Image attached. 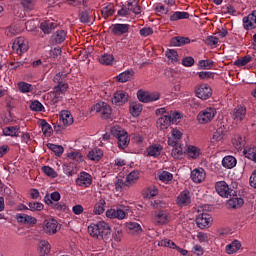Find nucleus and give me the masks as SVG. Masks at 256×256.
Listing matches in <instances>:
<instances>
[{"instance_id":"obj_17","label":"nucleus","mask_w":256,"mask_h":256,"mask_svg":"<svg viewBox=\"0 0 256 256\" xmlns=\"http://www.w3.org/2000/svg\"><path fill=\"white\" fill-rule=\"evenodd\" d=\"M231 115L234 123H241L245 119V115H247V109L243 106H238L232 111Z\"/></svg>"},{"instance_id":"obj_9","label":"nucleus","mask_w":256,"mask_h":256,"mask_svg":"<svg viewBox=\"0 0 256 256\" xmlns=\"http://www.w3.org/2000/svg\"><path fill=\"white\" fill-rule=\"evenodd\" d=\"M137 97L139 101L142 103H153L154 101H159L161 99V93L155 91V92H145L142 90H139L137 92Z\"/></svg>"},{"instance_id":"obj_27","label":"nucleus","mask_w":256,"mask_h":256,"mask_svg":"<svg viewBox=\"0 0 256 256\" xmlns=\"http://www.w3.org/2000/svg\"><path fill=\"white\" fill-rule=\"evenodd\" d=\"M245 201L243 198L237 197V194L235 196H231L230 199L227 202V205L229 209H239V207H243V204Z\"/></svg>"},{"instance_id":"obj_26","label":"nucleus","mask_w":256,"mask_h":256,"mask_svg":"<svg viewBox=\"0 0 256 256\" xmlns=\"http://www.w3.org/2000/svg\"><path fill=\"white\" fill-rule=\"evenodd\" d=\"M185 153L189 159H199V156L201 155V149L194 145H188Z\"/></svg>"},{"instance_id":"obj_30","label":"nucleus","mask_w":256,"mask_h":256,"mask_svg":"<svg viewBox=\"0 0 256 256\" xmlns=\"http://www.w3.org/2000/svg\"><path fill=\"white\" fill-rule=\"evenodd\" d=\"M38 252L41 256L51 253V244L47 240H41L38 244Z\"/></svg>"},{"instance_id":"obj_38","label":"nucleus","mask_w":256,"mask_h":256,"mask_svg":"<svg viewBox=\"0 0 256 256\" xmlns=\"http://www.w3.org/2000/svg\"><path fill=\"white\" fill-rule=\"evenodd\" d=\"M232 145L237 149V151L243 150V147H245V140L241 135H235L232 138Z\"/></svg>"},{"instance_id":"obj_53","label":"nucleus","mask_w":256,"mask_h":256,"mask_svg":"<svg viewBox=\"0 0 256 256\" xmlns=\"http://www.w3.org/2000/svg\"><path fill=\"white\" fill-rule=\"evenodd\" d=\"M42 171L45 173V175H47V177H51V179H55L58 176L55 169L51 168L50 166H43Z\"/></svg>"},{"instance_id":"obj_14","label":"nucleus","mask_w":256,"mask_h":256,"mask_svg":"<svg viewBox=\"0 0 256 256\" xmlns=\"http://www.w3.org/2000/svg\"><path fill=\"white\" fill-rule=\"evenodd\" d=\"M91 183H93V178L87 172H81L76 179V185L78 187H91Z\"/></svg>"},{"instance_id":"obj_3","label":"nucleus","mask_w":256,"mask_h":256,"mask_svg":"<svg viewBox=\"0 0 256 256\" xmlns=\"http://www.w3.org/2000/svg\"><path fill=\"white\" fill-rule=\"evenodd\" d=\"M67 89H69V84L60 83L54 87L52 92L47 94V99L51 101L52 105H57V103L63 99L65 93H67Z\"/></svg>"},{"instance_id":"obj_35","label":"nucleus","mask_w":256,"mask_h":256,"mask_svg":"<svg viewBox=\"0 0 256 256\" xmlns=\"http://www.w3.org/2000/svg\"><path fill=\"white\" fill-rule=\"evenodd\" d=\"M56 27L57 23L50 20L44 21L40 24V29L43 31V33H46L47 35H49V33L53 31V29H56Z\"/></svg>"},{"instance_id":"obj_2","label":"nucleus","mask_w":256,"mask_h":256,"mask_svg":"<svg viewBox=\"0 0 256 256\" xmlns=\"http://www.w3.org/2000/svg\"><path fill=\"white\" fill-rule=\"evenodd\" d=\"M67 89H69V84L60 83L54 87L52 92L47 94V99L51 101L52 105H57V103L63 99L65 93H67Z\"/></svg>"},{"instance_id":"obj_25","label":"nucleus","mask_w":256,"mask_h":256,"mask_svg":"<svg viewBox=\"0 0 256 256\" xmlns=\"http://www.w3.org/2000/svg\"><path fill=\"white\" fill-rule=\"evenodd\" d=\"M59 119L62 121L63 125H66V127L73 125V115L69 110H62L59 113Z\"/></svg>"},{"instance_id":"obj_29","label":"nucleus","mask_w":256,"mask_h":256,"mask_svg":"<svg viewBox=\"0 0 256 256\" xmlns=\"http://www.w3.org/2000/svg\"><path fill=\"white\" fill-rule=\"evenodd\" d=\"M241 249V241L239 240H234L230 244L226 245L225 251L227 255H233L237 253Z\"/></svg>"},{"instance_id":"obj_60","label":"nucleus","mask_w":256,"mask_h":256,"mask_svg":"<svg viewBox=\"0 0 256 256\" xmlns=\"http://www.w3.org/2000/svg\"><path fill=\"white\" fill-rule=\"evenodd\" d=\"M67 157L72 159V161H77V163H81L83 161V155L79 152H70Z\"/></svg>"},{"instance_id":"obj_4","label":"nucleus","mask_w":256,"mask_h":256,"mask_svg":"<svg viewBox=\"0 0 256 256\" xmlns=\"http://www.w3.org/2000/svg\"><path fill=\"white\" fill-rule=\"evenodd\" d=\"M111 133L113 137H116V139H118L119 148L126 149V147L129 145V142L131 141V139L129 138V134H127V131L119 126H114L111 129Z\"/></svg>"},{"instance_id":"obj_50","label":"nucleus","mask_w":256,"mask_h":256,"mask_svg":"<svg viewBox=\"0 0 256 256\" xmlns=\"http://www.w3.org/2000/svg\"><path fill=\"white\" fill-rule=\"evenodd\" d=\"M251 59H252V57L250 55L244 56V57L236 60L234 62V65H236V67H245V65H247V63H251Z\"/></svg>"},{"instance_id":"obj_5","label":"nucleus","mask_w":256,"mask_h":256,"mask_svg":"<svg viewBox=\"0 0 256 256\" xmlns=\"http://www.w3.org/2000/svg\"><path fill=\"white\" fill-rule=\"evenodd\" d=\"M217 115V108L213 106L206 107L201 110L197 115V121L200 125H207V123H211L213 119H215Z\"/></svg>"},{"instance_id":"obj_43","label":"nucleus","mask_w":256,"mask_h":256,"mask_svg":"<svg viewBox=\"0 0 256 256\" xmlns=\"http://www.w3.org/2000/svg\"><path fill=\"white\" fill-rule=\"evenodd\" d=\"M106 202L103 199H100L94 206L93 213L94 215H103L105 213Z\"/></svg>"},{"instance_id":"obj_31","label":"nucleus","mask_w":256,"mask_h":256,"mask_svg":"<svg viewBox=\"0 0 256 256\" xmlns=\"http://www.w3.org/2000/svg\"><path fill=\"white\" fill-rule=\"evenodd\" d=\"M126 229L128 233H131L132 235H139V233H142L143 231V228H141V225L137 222L126 223Z\"/></svg>"},{"instance_id":"obj_58","label":"nucleus","mask_w":256,"mask_h":256,"mask_svg":"<svg viewBox=\"0 0 256 256\" xmlns=\"http://www.w3.org/2000/svg\"><path fill=\"white\" fill-rule=\"evenodd\" d=\"M48 149H50L51 151H53V153H55V155H63V146H59V145H55V144H47Z\"/></svg>"},{"instance_id":"obj_59","label":"nucleus","mask_w":256,"mask_h":256,"mask_svg":"<svg viewBox=\"0 0 256 256\" xmlns=\"http://www.w3.org/2000/svg\"><path fill=\"white\" fill-rule=\"evenodd\" d=\"M114 185H115L116 191H118L119 193H121L123 189H129V187H127V182L126 181L124 182L122 179H117Z\"/></svg>"},{"instance_id":"obj_57","label":"nucleus","mask_w":256,"mask_h":256,"mask_svg":"<svg viewBox=\"0 0 256 256\" xmlns=\"http://www.w3.org/2000/svg\"><path fill=\"white\" fill-rule=\"evenodd\" d=\"M41 127H42V131H43V134L45 135V137H51L52 128L49 125V123H47V121H45V120H42Z\"/></svg>"},{"instance_id":"obj_24","label":"nucleus","mask_w":256,"mask_h":256,"mask_svg":"<svg viewBox=\"0 0 256 256\" xmlns=\"http://www.w3.org/2000/svg\"><path fill=\"white\" fill-rule=\"evenodd\" d=\"M16 220L18 223H24L25 225H35L37 218L27 214H16Z\"/></svg>"},{"instance_id":"obj_6","label":"nucleus","mask_w":256,"mask_h":256,"mask_svg":"<svg viewBox=\"0 0 256 256\" xmlns=\"http://www.w3.org/2000/svg\"><path fill=\"white\" fill-rule=\"evenodd\" d=\"M215 190L216 193H218V195L220 197H223L224 199H229V197H235L236 195V191L231 189V187H229V184H227V182L225 181L216 182Z\"/></svg>"},{"instance_id":"obj_56","label":"nucleus","mask_w":256,"mask_h":256,"mask_svg":"<svg viewBox=\"0 0 256 256\" xmlns=\"http://www.w3.org/2000/svg\"><path fill=\"white\" fill-rule=\"evenodd\" d=\"M158 245L159 247H168L169 249H175V247H177V244L170 239L161 240L158 242Z\"/></svg>"},{"instance_id":"obj_23","label":"nucleus","mask_w":256,"mask_h":256,"mask_svg":"<svg viewBox=\"0 0 256 256\" xmlns=\"http://www.w3.org/2000/svg\"><path fill=\"white\" fill-rule=\"evenodd\" d=\"M171 126V114H166L158 118L157 120V128L165 131V129H169Z\"/></svg>"},{"instance_id":"obj_36","label":"nucleus","mask_w":256,"mask_h":256,"mask_svg":"<svg viewBox=\"0 0 256 256\" xmlns=\"http://www.w3.org/2000/svg\"><path fill=\"white\" fill-rule=\"evenodd\" d=\"M137 181H139V171H132L126 177L127 187H132Z\"/></svg>"},{"instance_id":"obj_22","label":"nucleus","mask_w":256,"mask_h":256,"mask_svg":"<svg viewBox=\"0 0 256 256\" xmlns=\"http://www.w3.org/2000/svg\"><path fill=\"white\" fill-rule=\"evenodd\" d=\"M130 26L129 24H114L112 25V33L116 35V37H121V35H125V33H129Z\"/></svg>"},{"instance_id":"obj_37","label":"nucleus","mask_w":256,"mask_h":256,"mask_svg":"<svg viewBox=\"0 0 256 256\" xmlns=\"http://www.w3.org/2000/svg\"><path fill=\"white\" fill-rule=\"evenodd\" d=\"M141 111H143V105L139 102H132L130 104V113L133 117H139L141 115Z\"/></svg>"},{"instance_id":"obj_44","label":"nucleus","mask_w":256,"mask_h":256,"mask_svg":"<svg viewBox=\"0 0 256 256\" xmlns=\"http://www.w3.org/2000/svg\"><path fill=\"white\" fill-rule=\"evenodd\" d=\"M17 87L20 93H31L33 91V85L24 81L18 82Z\"/></svg>"},{"instance_id":"obj_41","label":"nucleus","mask_w":256,"mask_h":256,"mask_svg":"<svg viewBox=\"0 0 256 256\" xmlns=\"http://www.w3.org/2000/svg\"><path fill=\"white\" fill-rule=\"evenodd\" d=\"M222 165L226 169H233V167L237 165V159H235L233 156H226L222 160Z\"/></svg>"},{"instance_id":"obj_54","label":"nucleus","mask_w":256,"mask_h":256,"mask_svg":"<svg viewBox=\"0 0 256 256\" xmlns=\"http://www.w3.org/2000/svg\"><path fill=\"white\" fill-rule=\"evenodd\" d=\"M196 237L199 243H209L211 241V234L208 233L198 232Z\"/></svg>"},{"instance_id":"obj_33","label":"nucleus","mask_w":256,"mask_h":256,"mask_svg":"<svg viewBox=\"0 0 256 256\" xmlns=\"http://www.w3.org/2000/svg\"><path fill=\"white\" fill-rule=\"evenodd\" d=\"M161 151H163V146L160 144H154L147 148V154L149 157H159V155H161Z\"/></svg>"},{"instance_id":"obj_62","label":"nucleus","mask_w":256,"mask_h":256,"mask_svg":"<svg viewBox=\"0 0 256 256\" xmlns=\"http://www.w3.org/2000/svg\"><path fill=\"white\" fill-rule=\"evenodd\" d=\"M115 13V10H113V5H108L102 9V16L104 19H107V17H111Z\"/></svg>"},{"instance_id":"obj_55","label":"nucleus","mask_w":256,"mask_h":256,"mask_svg":"<svg viewBox=\"0 0 256 256\" xmlns=\"http://www.w3.org/2000/svg\"><path fill=\"white\" fill-rule=\"evenodd\" d=\"M28 207L30 211H43L45 205L41 202H29Z\"/></svg>"},{"instance_id":"obj_10","label":"nucleus","mask_w":256,"mask_h":256,"mask_svg":"<svg viewBox=\"0 0 256 256\" xmlns=\"http://www.w3.org/2000/svg\"><path fill=\"white\" fill-rule=\"evenodd\" d=\"M170 219L169 212L165 210H157L152 214V222L154 225H167Z\"/></svg>"},{"instance_id":"obj_61","label":"nucleus","mask_w":256,"mask_h":256,"mask_svg":"<svg viewBox=\"0 0 256 256\" xmlns=\"http://www.w3.org/2000/svg\"><path fill=\"white\" fill-rule=\"evenodd\" d=\"M199 69H211L213 67L212 60H200L198 62Z\"/></svg>"},{"instance_id":"obj_16","label":"nucleus","mask_w":256,"mask_h":256,"mask_svg":"<svg viewBox=\"0 0 256 256\" xmlns=\"http://www.w3.org/2000/svg\"><path fill=\"white\" fill-rule=\"evenodd\" d=\"M176 205H178V207H187L191 205V193L187 190L181 192L176 198Z\"/></svg>"},{"instance_id":"obj_8","label":"nucleus","mask_w":256,"mask_h":256,"mask_svg":"<svg viewBox=\"0 0 256 256\" xmlns=\"http://www.w3.org/2000/svg\"><path fill=\"white\" fill-rule=\"evenodd\" d=\"M92 111L100 113L102 119H111L113 110L106 102H98L92 107Z\"/></svg>"},{"instance_id":"obj_28","label":"nucleus","mask_w":256,"mask_h":256,"mask_svg":"<svg viewBox=\"0 0 256 256\" xmlns=\"http://www.w3.org/2000/svg\"><path fill=\"white\" fill-rule=\"evenodd\" d=\"M189 43H191V39L180 36L174 37L170 41L172 47H183V45H189Z\"/></svg>"},{"instance_id":"obj_1","label":"nucleus","mask_w":256,"mask_h":256,"mask_svg":"<svg viewBox=\"0 0 256 256\" xmlns=\"http://www.w3.org/2000/svg\"><path fill=\"white\" fill-rule=\"evenodd\" d=\"M88 232L91 237H94L95 239H109V235H111V226L105 221H100L90 225L88 227Z\"/></svg>"},{"instance_id":"obj_20","label":"nucleus","mask_w":256,"mask_h":256,"mask_svg":"<svg viewBox=\"0 0 256 256\" xmlns=\"http://www.w3.org/2000/svg\"><path fill=\"white\" fill-rule=\"evenodd\" d=\"M181 137H183V132L177 128H173L171 130V137H168V145H170V147H175L178 145Z\"/></svg>"},{"instance_id":"obj_42","label":"nucleus","mask_w":256,"mask_h":256,"mask_svg":"<svg viewBox=\"0 0 256 256\" xmlns=\"http://www.w3.org/2000/svg\"><path fill=\"white\" fill-rule=\"evenodd\" d=\"M53 41L55 43H63L67 39V32L65 30H57L55 34L52 35Z\"/></svg>"},{"instance_id":"obj_45","label":"nucleus","mask_w":256,"mask_h":256,"mask_svg":"<svg viewBox=\"0 0 256 256\" xmlns=\"http://www.w3.org/2000/svg\"><path fill=\"white\" fill-rule=\"evenodd\" d=\"M225 137V126H220L213 134L212 141H223Z\"/></svg>"},{"instance_id":"obj_39","label":"nucleus","mask_w":256,"mask_h":256,"mask_svg":"<svg viewBox=\"0 0 256 256\" xmlns=\"http://www.w3.org/2000/svg\"><path fill=\"white\" fill-rule=\"evenodd\" d=\"M133 75H135L133 70L124 71L117 76V79L120 83H127V81H131V79H133Z\"/></svg>"},{"instance_id":"obj_64","label":"nucleus","mask_w":256,"mask_h":256,"mask_svg":"<svg viewBox=\"0 0 256 256\" xmlns=\"http://www.w3.org/2000/svg\"><path fill=\"white\" fill-rule=\"evenodd\" d=\"M256 154L254 147H246L244 149V155L247 157V159H252L254 155Z\"/></svg>"},{"instance_id":"obj_51","label":"nucleus","mask_w":256,"mask_h":256,"mask_svg":"<svg viewBox=\"0 0 256 256\" xmlns=\"http://www.w3.org/2000/svg\"><path fill=\"white\" fill-rule=\"evenodd\" d=\"M158 178L160 181H163V183H168V181L173 180V174H171V172L162 171L158 174Z\"/></svg>"},{"instance_id":"obj_15","label":"nucleus","mask_w":256,"mask_h":256,"mask_svg":"<svg viewBox=\"0 0 256 256\" xmlns=\"http://www.w3.org/2000/svg\"><path fill=\"white\" fill-rule=\"evenodd\" d=\"M127 101H129V94H127V92L123 90L115 92L112 97L113 105H118V106L125 105Z\"/></svg>"},{"instance_id":"obj_52","label":"nucleus","mask_w":256,"mask_h":256,"mask_svg":"<svg viewBox=\"0 0 256 256\" xmlns=\"http://www.w3.org/2000/svg\"><path fill=\"white\" fill-rule=\"evenodd\" d=\"M30 109L31 111L41 112L45 111V106L39 100H35L30 103Z\"/></svg>"},{"instance_id":"obj_11","label":"nucleus","mask_w":256,"mask_h":256,"mask_svg":"<svg viewBox=\"0 0 256 256\" xmlns=\"http://www.w3.org/2000/svg\"><path fill=\"white\" fill-rule=\"evenodd\" d=\"M12 49L17 55H23L29 50V41L24 37H18L14 40Z\"/></svg>"},{"instance_id":"obj_21","label":"nucleus","mask_w":256,"mask_h":256,"mask_svg":"<svg viewBox=\"0 0 256 256\" xmlns=\"http://www.w3.org/2000/svg\"><path fill=\"white\" fill-rule=\"evenodd\" d=\"M205 177L206 174L203 168H196L191 172V179L194 183H203Z\"/></svg>"},{"instance_id":"obj_49","label":"nucleus","mask_w":256,"mask_h":256,"mask_svg":"<svg viewBox=\"0 0 256 256\" xmlns=\"http://www.w3.org/2000/svg\"><path fill=\"white\" fill-rule=\"evenodd\" d=\"M171 155L174 159H181L183 157V147L181 145H176L171 151Z\"/></svg>"},{"instance_id":"obj_19","label":"nucleus","mask_w":256,"mask_h":256,"mask_svg":"<svg viewBox=\"0 0 256 256\" xmlns=\"http://www.w3.org/2000/svg\"><path fill=\"white\" fill-rule=\"evenodd\" d=\"M244 29L248 31L256 29V10L252 11L248 16L243 18Z\"/></svg>"},{"instance_id":"obj_40","label":"nucleus","mask_w":256,"mask_h":256,"mask_svg":"<svg viewBox=\"0 0 256 256\" xmlns=\"http://www.w3.org/2000/svg\"><path fill=\"white\" fill-rule=\"evenodd\" d=\"M102 157L103 150L99 148H94L88 153V158H90L91 161H100Z\"/></svg>"},{"instance_id":"obj_13","label":"nucleus","mask_w":256,"mask_h":256,"mask_svg":"<svg viewBox=\"0 0 256 256\" xmlns=\"http://www.w3.org/2000/svg\"><path fill=\"white\" fill-rule=\"evenodd\" d=\"M106 217L123 221V219H127V212L121 208H110L106 211Z\"/></svg>"},{"instance_id":"obj_47","label":"nucleus","mask_w":256,"mask_h":256,"mask_svg":"<svg viewBox=\"0 0 256 256\" xmlns=\"http://www.w3.org/2000/svg\"><path fill=\"white\" fill-rule=\"evenodd\" d=\"M181 19H189V14L187 12L176 11L170 15V21H179Z\"/></svg>"},{"instance_id":"obj_63","label":"nucleus","mask_w":256,"mask_h":256,"mask_svg":"<svg viewBox=\"0 0 256 256\" xmlns=\"http://www.w3.org/2000/svg\"><path fill=\"white\" fill-rule=\"evenodd\" d=\"M63 171L65 175H67L68 177H73V175L77 174V170L73 168L71 165H64Z\"/></svg>"},{"instance_id":"obj_7","label":"nucleus","mask_w":256,"mask_h":256,"mask_svg":"<svg viewBox=\"0 0 256 256\" xmlns=\"http://www.w3.org/2000/svg\"><path fill=\"white\" fill-rule=\"evenodd\" d=\"M43 231L46 235H55L61 227L59 226V222L55 218L45 219L43 224Z\"/></svg>"},{"instance_id":"obj_12","label":"nucleus","mask_w":256,"mask_h":256,"mask_svg":"<svg viewBox=\"0 0 256 256\" xmlns=\"http://www.w3.org/2000/svg\"><path fill=\"white\" fill-rule=\"evenodd\" d=\"M196 97L198 99H202L203 101H207L212 95L213 91L211 90V87L207 84H201L195 89Z\"/></svg>"},{"instance_id":"obj_32","label":"nucleus","mask_w":256,"mask_h":256,"mask_svg":"<svg viewBox=\"0 0 256 256\" xmlns=\"http://www.w3.org/2000/svg\"><path fill=\"white\" fill-rule=\"evenodd\" d=\"M53 201L55 203H57V201H61V194L58 191L46 194L44 197V203H46V205H53Z\"/></svg>"},{"instance_id":"obj_18","label":"nucleus","mask_w":256,"mask_h":256,"mask_svg":"<svg viewBox=\"0 0 256 256\" xmlns=\"http://www.w3.org/2000/svg\"><path fill=\"white\" fill-rule=\"evenodd\" d=\"M213 221V218L207 213L200 214L196 218V223L199 229H207L209 225H211V222Z\"/></svg>"},{"instance_id":"obj_48","label":"nucleus","mask_w":256,"mask_h":256,"mask_svg":"<svg viewBox=\"0 0 256 256\" xmlns=\"http://www.w3.org/2000/svg\"><path fill=\"white\" fill-rule=\"evenodd\" d=\"M113 61H115V57L112 54H104L99 58L101 65H112Z\"/></svg>"},{"instance_id":"obj_34","label":"nucleus","mask_w":256,"mask_h":256,"mask_svg":"<svg viewBox=\"0 0 256 256\" xmlns=\"http://www.w3.org/2000/svg\"><path fill=\"white\" fill-rule=\"evenodd\" d=\"M165 56L168 60V63H172L173 65H175V63H179V53H177V50L168 49L165 53Z\"/></svg>"},{"instance_id":"obj_46","label":"nucleus","mask_w":256,"mask_h":256,"mask_svg":"<svg viewBox=\"0 0 256 256\" xmlns=\"http://www.w3.org/2000/svg\"><path fill=\"white\" fill-rule=\"evenodd\" d=\"M19 132V127L17 126H9L3 129V135L6 137H17V133Z\"/></svg>"}]
</instances>
